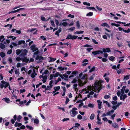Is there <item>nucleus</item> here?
Segmentation results:
<instances>
[{
	"instance_id": "21",
	"label": "nucleus",
	"mask_w": 130,
	"mask_h": 130,
	"mask_svg": "<svg viewBox=\"0 0 130 130\" xmlns=\"http://www.w3.org/2000/svg\"><path fill=\"white\" fill-rule=\"evenodd\" d=\"M43 79L42 80L43 83H44L46 82L47 78V76L46 75H45L43 76Z\"/></svg>"
},
{
	"instance_id": "22",
	"label": "nucleus",
	"mask_w": 130,
	"mask_h": 130,
	"mask_svg": "<svg viewBox=\"0 0 130 130\" xmlns=\"http://www.w3.org/2000/svg\"><path fill=\"white\" fill-rule=\"evenodd\" d=\"M84 32V31L80 30L79 31H76V32L74 33V34L75 35L76 34H82Z\"/></svg>"
},
{
	"instance_id": "40",
	"label": "nucleus",
	"mask_w": 130,
	"mask_h": 130,
	"mask_svg": "<svg viewBox=\"0 0 130 130\" xmlns=\"http://www.w3.org/2000/svg\"><path fill=\"white\" fill-rule=\"evenodd\" d=\"M94 113H92L91 115V116L90 117V119L91 120H93L94 119Z\"/></svg>"
},
{
	"instance_id": "39",
	"label": "nucleus",
	"mask_w": 130,
	"mask_h": 130,
	"mask_svg": "<svg viewBox=\"0 0 130 130\" xmlns=\"http://www.w3.org/2000/svg\"><path fill=\"white\" fill-rule=\"evenodd\" d=\"M22 57L20 58L19 57H17L16 58V60L18 61H19L20 60H22Z\"/></svg>"
},
{
	"instance_id": "28",
	"label": "nucleus",
	"mask_w": 130,
	"mask_h": 130,
	"mask_svg": "<svg viewBox=\"0 0 130 130\" xmlns=\"http://www.w3.org/2000/svg\"><path fill=\"white\" fill-rule=\"evenodd\" d=\"M0 56L2 58H3L5 56V54L3 52H2L0 53Z\"/></svg>"
},
{
	"instance_id": "20",
	"label": "nucleus",
	"mask_w": 130,
	"mask_h": 130,
	"mask_svg": "<svg viewBox=\"0 0 130 130\" xmlns=\"http://www.w3.org/2000/svg\"><path fill=\"white\" fill-rule=\"evenodd\" d=\"M21 52H22L21 50L20 49H18L16 50L15 53H16V54L17 55H19L21 53Z\"/></svg>"
},
{
	"instance_id": "63",
	"label": "nucleus",
	"mask_w": 130,
	"mask_h": 130,
	"mask_svg": "<svg viewBox=\"0 0 130 130\" xmlns=\"http://www.w3.org/2000/svg\"><path fill=\"white\" fill-rule=\"evenodd\" d=\"M68 17H70L72 18H74V16L73 15L71 14H69L68 16Z\"/></svg>"
},
{
	"instance_id": "50",
	"label": "nucleus",
	"mask_w": 130,
	"mask_h": 130,
	"mask_svg": "<svg viewBox=\"0 0 130 130\" xmlns=\"http://www.w3.org/2000/svg\"><path fill=\"white\" fill-rule=\"evenodd\" d=\"M40 38L43 40H45L46 39V38L43 36H41Z\"/></svg>"
},
{
	"instance_id": "27",
	"label": "nucleus",
	"mask_w": 130,
	"mask_h": 130,
	"mask_svg": "<svg viewBox=\"0 0 130 130\" xmlns=\"http://www.w3.org/2000/svg\"><path fill=\"white\" fill-rule=\"evenodd\" d=\"M71 74H72V75H74L76 76V74H78V72L77 71H73L72 72Z\"/></svg>"
},
{
	"instance_id": "37",
	"label": "nucleus",
	"mask_w": 130,
	"mask_h": 130,
	"mask_svg": "<svg viewBox=\"0 0 130 130\" xmlns=\"http://www.w3.org/2000/svg\"><path fill=\"white\" fill-rule=\"evenodd\" d=\"M123 31L125 33H128L130 32V29L128 28L127 30L124 29L123 30Z\"/></svg>"
},
{
	"instance_id": "6",
	"label": "nucleus",
	"mask_w": 130,
	"mask_h": 130,
	"mask_svg": "<svg viewBox=\"0 0 130 130\" xmlns=\"http://www.w3.org/2000/svg\"><path fill=\"white\" fill-rule=\"evenodd\" d=\"M30 48L33 52H34L38 50V48L36 47V46L35 44H33L31 45Z\"/></svg>"
},
{
	"instance_id": "23",
	"label": "nucleus",
	"mask_w": 130,
	"mask_h": 130,
	"mask_svg": "<svg viewBox=\"0 0 130 130\" xmlns=\"http://www.w3.org/2000/svg\"><path fill=\"white\" fill-rule=\"evenodd\" d=\"M49 58L50 59V60H49L48 61V62H49L55 61L56 59V58H53L52 57H50Z\"/></svg>"
},
{
	"instance_id": "10",
	"label": "nucleus",
	"mask_w": 130,
	"mask_h": 130,
	"mask_svg": "<svg viewBox=\"0 0 130 130\" xmlns=\"http://www.w3.org/2000/svg\"><path fill=\"white\" fill-rule=\"evenodd\" d=\"M2 100L5 101V102L7 103H9L10 102V100L7 97H5L3 98L2 99Z\"/></svg>"
},
{
	"instance_id": "32",
	"label": "nucleus",
	"mask_w": 130,
	"mask_h": 130,
	"mask_svg": "<svg viewBox=\"0 0 130 130\" xmlns=\"http://www.w3.org/2000/svg\"><path fill=\"white\" fill-rule=\"evenodd\" d=\"M93 13L92 12H90L87 13L86 16L88 17L91 16L93 15Z\"/></svg>"
},
{
	"instance_id": "7",
	"label": "nucleus",
	"mask_w": 130,
	"mask_h": 130,
	"mask_svg": "<svg viewBox=\"0 0 130 130\" xmlns=\"http://www.w3.org/2000/svg\"><path fill=\"white\" fill-rule=\"evenodd\" d=\"M127 97V96L126 94H121L120 97V100H123V101H124L125 99Z\"/></svg>"
},
{
	"instance_id": "56",
	"label": "nucleus",
	"mask_w": 130,
	"mask_h": 130,
	"mask_svg": "<svg viewBox=\"0 0 130 130\" xmlns=\"http://www.w3.org/2000/svg\"><path fill=\"white\" fill-rule=\"evenodd\" d=\"M110 96L109 95H105L104 98L105 99H107L109 98Z\"/></svg>"
},
{
	"instance_id": "64",
	"label": "nucleus",
	"mask_w": 130,
	"mask_h": 130,
	"mask_svg": "<svg viewBox=\"0 0 130 130\" xmlns=\"http://www.w3.org/2000/svg\"><path fill=\"white\" fill-rule=\"evenodd\" d=\"M93 48H87L86 50L88 52H90L93 49Z\"/></svg>"
},
{
	"instance_id": "1",
	"label": "nucleus",
	"mask_w": 130,
	"mask_h": 130,
	"mask_svg": "<svg viewBox=\"0 0 130 130\" xmlns=\"http://www.w3.org/2000/svg\"><path fill=\"white\" fill-rule=\"evenodd\" d=\"M102 51L101 50H97L94 51H93L92 52V54H93L94 56H95L98 54H99L100 53L101 54H103V53H106V52L109 53V52H111V51L110 48H103L102 49Z\"/></svg>"
},
{
	"instance_id": "41",
	"label": "nucleus",
	"mask_w": 130,
	"mask_h": 130,
	"mask_svg": "<svg viewBox=\"0 0 130 130\" xmlns=\"http://www.w3.org/2000/svg\"><path fill=\"white\" fill-rule=\"evenodd\" d=\"M51 24L52 26L54 27H55V25L54 24V21L53 20H51Z\"/></svg>"
},
{
	"instance_id": "62",
	"label": "nucleus",
	"mask_w": 130,
	"mask_h": 130,
	"mask_svg": "<svg viewBox=\"0 0 130 130\" xmlns=\"http://www.w3.org/2000/svg\"><path fill=\"white\" fill-rule=\"evenodd\" d=\"M62 25L63 26H66L68 25V23L67 22H63L62 23Z\"/></svg>"
},
{
	"instance_id": "15",
	"label": "nucleus",
	"mask_w": 130,
	"mask_h": 130,
	"mask_svg": "<svg viewBox=\"0 0 130 130\" xmlns=\"http://www.w3.org/2000/svg\"><path fill=\"white\" fill-rule=\"evenodd\" d=\"M72 112L73 115H71L72 117H74L78 113L77 111L75 110H72Z\"/></svg>"
},
{
	"instance_id": "30",
	"label": "nucleus",
	"mask_w": 130,
	"mask_h": 130,
	"mask_svg": "<svg viewBox=\"0 0 130 130\" xmlns=\"http://www.w3.org/2000/svg\"><path fill=\"white\" fill-rule=\"evenodd\" d=\"M112 125L115 128H116L118 127V124L116 123H113L112 124Z\"/></svg>"
},
{
	"instance_id": "26",
	"label": "nucleus",
	"mask_w": 130,
	"mask_h": 130,
	"mask_svg": "<svg viewBox=\"0 0 130 130\" xmlns=\"http://www.w3.org/2000/svg\"><path fill=\"white\" fill-rule=\"evenodd\" d=\"M34 123L36 124H38L39 123V120L38 119L36 118L34 120Z\"/></svg>"
},
{
	"instance_id": "47",
	"label": "nucleus",
	"mask_w": 130,
	"mask_h": 130,
	"mask_svg": "<svg viewBox=\"0 0 130 130\" xmlns=\"http://www.w3.org/2000/svg\"><path fill=\"white\" fill-rule=\"evenodd\" d=\"M58 69L60 70L61 71H63L64 70V67H58Z\"/></svg>"
},
{
	"instance_id": "58",
	"label": "nucleus",
	"mask_w": 130,
	"mask_h": 130,
	"mask_svg": "<svg viewBox=\"0 0 130 130\" xmlns=\"http://www.w3.org/2000/svg\"><path fill=\"white\" fill-rule=\"evenodd\" d=\"M116 114L114 113L111 116V119L112 120H113L114 119V117L115 116Z\"/></svg>"
},
{
	"instance_id": "42",
	"label": "nucleus",
	"mask_w": 130,
	"mask_h": 130,
	"mask_svg": "<svg viewBox=\"0 0 130 130\" xmlns=\"http://www.w3.org/2000/svg\"><path fill=\"white\" fill-rule=\"evenodd\" d=\"M83 4L84 5H86L88 6H90L91 5L89 3L87 2H83Z\"/></svg>"
},
{
	"instance_id": "12",
	"label": "nucleus",
	"mask_w": 130,
	"mask_h": 130,
	"mask_svg": "<svg viewBox=\"0 0 130 130\" xmlns=\"http://www.w3.org/2000/svg\"><path fill=\"white\" fill-rule=\"evenodd\" d=\"M115 22H116L117 23L120 24H124V26H128L129 25V24H130V23H128L126 24H126V23L125 22H121L119 21H115Z\"/></svg>"
},
{
	"instance_id": "8",
	"label": "nucleus",
	"mask_w": 130,
	"mask_h": 130,
	"mask_svg": "<svg viewBox=\"0 0 130 130\" xmlns=\"http://www.w3.org/2000/svg\"><path fill=\"white\" fill-rule=\"evenodd\" d=\"M1 83L3 84H5V86H4L5 88H6L9 85V84L8 82H7L4 80H2L1 81Z\"/></svg>"
},
{
	"instance_id": "25",
	"label": "nucleus",
	"mask_w": 130,
	"mask_h": 130,
	"mask_svg": "<svg viewBox=\"0 0 130 130\" xmlns=\"http://www.w3.org/2000/svg\"><path fill=\"white\" fill-rule=\"evenodd\" d=\"M109 60L112 61H113L115 60V57L113 56H111L109 58Z\"/></svg>"
},
{
	"instance_id": "4",
	"label": "nucleus",
	"mask_w": 130,
	"mask_h": 130,
	"mask_svg": "<svg viewBox=\"0 0 130 130\" xmlns=\"http://www.w3.org/2000/svg\"><path fill=\"white\" fill-rule=\"evenodd\" d=\"M44 59L43 57L41 56H39L38 55H37L35 58L36 60H39V61H37V63H38L42 62V60H44Z\"/></svg>"
},
{
	"instance_id": "5",
	"label": "nucleus",
	"mask_w": 130,
	"mask_h": 130,
	"mask_svg": "<svg viewBox=\"0 0 130 130\" xmlns=\"http://www.w3.org/2000/svg\"><path fill=\"white\" fill-rule=\"evenodd\" d=\"M21 53L20 54V56L21 57H24L27 55L28 51L26 49L23 50H21Z\"/></svg>"
},
{
	"instance_id": "11",
	"label": "nucleus",
	"mask_w": 130,
	"mask_h": 130,
	"mask_svg": "<svg viewBox=\"0 0 130 130\" xmlns=\"http://www.w3.org/2000/svg\"><path fill=\"white\" fill-rule=\"evenodd\" d=\"M25 41L24 40H19L18 41V45H21L22 44H24V46H25V44H26V45H27V44L26 43H25Z\"/></svg>"
},
{
	"instance_id": "9",
	"label": "nucleus",
	"mask_w": 130,
	"mask_h": 130,
	"mask_svg": "<svg viewBox=\"0 0 130 130\" xmlns=\"http://www.w3.org/2000/svg\"><path fill=\"white\" fill-rule=\"evenodd\" d=\"M13 118L14 119H11V122L12 124H14L15 122V121L17 120V115H14L13 116Z\"/></svg>"
},
{
	"instance_id": "17",
	"label": "nucleus",
	"mask_w": 130,
	"mask_h": 130,
	"mask_svg": "<svg viewBox=\"0 0 130 130\" xmlns=\"http://www.w3.org/2000/svg\"><path fill=\"white\" fill-rule=\"evenodd\" d=\"M37 75V73L35 72V70L34 69L33 72L32 73L31 75V77L32 78H34L35 77V75Z\"/></svg>"
},
{
	"instance_id": "31",
	"label": "nucleus",
	"mask_w": 130,
	"mask_h": 130,
	"mask_svg": "<svg viewBox=\"0 0 130 130\" xmlns=\"http://www.w3.org/2000/svg\"><path fill=\"white\" fill-rule=\"evenodd\" d=\"M61 32L60 30H57L56 32L55 33V35H57L58 37L59 36V33Z\"/></svg>"
},
{
	"instance_id": "24",
	"label": "nucleus",
	"mask_w": 130,
	"mask_h": 130,
	"mask_svg": "<svg viewBox=\"0 0 130 130\" xmlns=\"http://www.w3.org/2000/svg\"><path fill=\"white\" fill-rule=\"evenodd\" d=\"M86 8L87 9L89 10H94L95 11H96V10L95 8L93 7H87Z\"/></svg>"
},
{
	"instance_id": "14",
	"label": "nucleus",
	"mask_w": 130,
	"mask_h": 130,
	"mask_svg": "<svg viewBox=\"0 0 130 130\" xmlns=\"http://www.w3.org/2000/svg\"><path fill=\"white\" fill-rule=\"evenodd\" d=\"M23 59L22 60L23 62H25L27 63L29 60V59L27 58L26 57H22Z\"/></svg>"
},
{
	"instance_id": "44",
	"label": "nucleus",
	"mask_w": 130,
	"mask_h": 130,
	"mask_svg": "<svg viewBox=\"0 0 130 130\" xmlns=\"http://www.w3.org/2000/svg\"><path fill=\"white\" fill-rule=\"evenodd\" d=\"M53 81L52 80H51V81H50V83H49V85L50 86V88H52L53 86V85H52V84L53 83Z\"/></svg>"
},
{
	"instance_id": "57",
	"label": "nucleus",
	"mask_w": 130,
	"mask_h": 130,
	"mask_svg": "<svg viewBox=\"0 0 130 130\" xmlns=\"http://www.w3.org/2000/svg\"><path fill=\"white\" fill-rule=\"evenodd\" d=\"M77 81V79H76L75 78H74L73 80L72 81L71 83H75Z\"/></svg>"
},
{
	"instance_id": "49",
	"label": "nucleus",
	"mask_w": 130,
	"mask_h": 130,
	"mask_svg": "<svg viewBox=\"0 0 130 130\" xmlns=\"http://www.w3.org/2000/svg\"><path fill=\"white\" fill-rule=\"evenodd\" d=\"M92 42L95 44H98V42L96 41V40L94 39H92Z\"/></svg>"
},
{
	"instance_id": "54",
	"label": "nucleus",
	"mask_w": 130,
	"mask_h": 130,
	"mask_svg": "<svg viewBox=\"0 0 130 130\" xmlns=\"http://www.w3.org/2000/svg\"><path fill=\"white\" fill-rule=\"evenodd\" d=\"M122 102L118 103L116 105V106L118 107H119L120 105H122Z\"/></svg>"
},
{
	"instance_id": "13",
	"label": "nucleus",
	"mask_w": 130,
	"mask_h": 130,
	"mask_svg": "<svg viewBox=\"0 0 130 130\" xmlns=\"http://www.w3.org/2000/svg\"><path fill=\"white\" fill-rule=\"evenodd\" d=\"M22 125V124L21 123H19L17 121L14 124V126L17 127L21 126Z\"/></svg>"
},
{
	"instance_id": "51",
	"label": "nucleus",
	"mask_w": 130,
	"mask_h": 130,
	"mask_svg": "<svg viewBox=\"0 0 130 130\" xmlns=\"http://www.w3.org/2000/svg\"><path fill=\"white\" fill-rule=\"evenodd\" d=\"M75 29V28L74 27H72L69 28L68 30H70L72 31H73Z\"/></svg>"
},
{
	"instance_id": "19",
	"label": "nucleus",
	"mask_w": 130,
	"mask_h": 130,
	"mask_svg": "<svg viewBox=\"0 0 130 130\" xmlns=\"http://www.w3.org/2000/svg\"><path fill=\"white\" fill-rule=\"evenodd\" d=\"M22 118V117L20 115H19L18 117H17V120L19 122H20L21 119Z\"/></svg>"
},
{
	"instance_id": "55",
	"label": "nucleus",
	"mask_w": 130,
	"mask_h": 130,
	"mask_svg": "<svg viewBox=\"0 0 130 130\" xmlns=\"http://www.w3.org/2000/svg\"><path fill=\"white\" fill-rule=\"evenodd\" d=\"M54 74H51L50 76V80H52L53 79V77H54Z\"/></svg>"
},
{
	"instance_id": "18",
	"label": "nucleus",
	"mask_w": 130,
	"mask_h": 130,
	"mask_svg": "<svg viewBox=\"0 0 130 130\" xmlns=\"http://www.w3.org/2000/svg\"><path fill=\"white\" fill-rule=\"evenodd\" d=\"M130 77L129 75H126L125 76H124L123 80H126L129 79V78Z\"/></svg>"
},
{
	"instance_id": "38",
	"label": "nucleus",
	"mask_w": 130,
	"mask_h": 130,
	"mask_svg": "<svg viewBox=\"0 0 130 130\" xmlns=\"http://www.w3.org/2000/svg\"><path fill=\"white\" fill-rule=\"evenodd\" d=\"M111 25L112 26H114L117 27H118L120 26V25L119 24H116L115 23H112L111 24Z\"/></svg>"
},
{
	"instance_id": "48",
	"label": "nucleus",
	"mask_w": 130,
	"mask_h": 130,
	"mask_svg": "<svg viewBox=\"0 0 130 130\" xmlns=\"http://www.w3.org/2000/svg\"><path fill=\"white\" fill-rule=\"evenodd\" d=\"M15 74H18V75H19V69H17V70H16L15 71Z\"/></svg>"
},
{
	"instance_id": "61",
	"label": "nucleus",
	"mask_w": 130,
	"mask_h": 130,
	"mask_svg": "<svg viewBox=\"0 0 130 130\" xmlns=\"http://www.w3.org/2000/svg\"><path fill=\"white\" fill-rule=\"evenodd\" d=\"M112 99L113 101H116L117 100V96L116 95L114 97H113Z\"/></svg>"
},
{
	"instance_id": "52",
	"label": "nucleus",
	"mask_w": 130,
	"mask_h": 130,
	"mask_svg": "<svg viewBox=\"0 0 130 130\" xmlns=\"http://www.w3.org/2000/svg\"><path fill=\"white\" fill-rule=\"evenodd\" d=\"M39 53V51L38 50L37 51L35 52L34 53V55H33V57H34L35 56H34L35 55H37Z\"/></svg>"
},
{
	"instance_id": "34",
	"label": "nucleus",
	"mask_w": 130,
	"mask_h": 130,
	"mask_svg": "<svg viewBox=\"0 0 130 130\" xmlns=\"http://www.w3.org/2000/svg\"><path fill=\"white\" fill-rule=\"evenodd\" d=\"M60 88V87L59 86H58L56 87H55L54 88V89L55 91H57L59 90Z\"/></svg>"
},
{
	"instance_id": "60",
	"label": "nucleus",
	"mask_w": 130,
	"mask_h": 130,
	"mask_svg": "<svg viewBox=\"0 0 130 130\" xmlns=\"http://www.w3.org/2000/svg\"><path fill=\"white\" fill-rule=\"evenodd\" d=\"M70 101L69 99L67 97L66 98V101L65 102V103L66 104H67V103L69 102Z\"/></svg>"
},
{
	"instance_id": "3",
	"label": "nucleus",
	"mask_w": 130,
	"mask_h": 130,
	"mask_svg": "<svg viewBox=\"0 0 130 130\" xmlns=\"http://www.w3.org/2000/svg\"><path fill=\"white\" fill-rule=\"evenodd\" d=\"M99 82L98 80L96 81L94 84V91L95 92L96 91L97 89L98 88H100V87H99Z\"/></svg>"
},
{
	"instance_id": "36",
	"label": "nucleus",
	"mask_w": 130,
	"mask_h": 130,
	"mask_svg": "<svg viewBox=\"0 0 130 130\" xmlns=\"http://www.w3.org/2000/svg\"><path fill=\"white\" fill-rule=\"evenodd\" d=\"M1 45L0 46V47L1 49H3L5 47V45L3 43H1Z\"/></svg>"
},
{
	"instance_id": "35",
	"label": "nucleus",
	"mask_w": 130,
	"mask_h": 130,
	"mask_svg": "<svg viewBox=\"0 0 130 130\" xmlns=\"http://www.w3.org/2000/svg\"><path fill=\"white\" fill-rule=\"evenodd\" d=\"M95 70V67L93 66L92 67V68L89 71V73H91V72H92L93 71H94Z\"/></svg>"
},
{
	"instance_id": "33",
	"label": "nucleus",
	"mask_w": 130,
	"mask_h": 130,
	"mask_svg": "<svg viewBox=\"0 0 130 130\" xmlns=\"http://www.w3.org/2000/svg\"><path fill=\"white\" fill-rule=\"evenodd\" d=\"M27 102V101L26 100H24V101H21L19 103V104L21 105H22L24 104H25Z\"/></svg>"
},
{
	"instance_id": "46",
	"label": "nucleus",
	"mask_w": 130,
	"mask_h": 130,
	"mask_svg": "<svg viewBox=\"0 0 130 130\" xmlns=\"http://www.w3.org/2000/svg\"><path fill=\"white\" fill-rule=\"evenodd\" d=\"M88 106L90 108H93L94 107V105L93 104H92L91 103H89L88 104Z\"/></svg>"
},
{
	"instance_id": "53",
	"label": "nucleus",
	"mask_w": 130,
	"mask_h": 130,
	"mask_svg": "<svg viewBox=\"0 0 130 130\" xmlns=\"http://www.w3.org/2000/svg\"><path fill=\"white\" fill-rule=\"evenodd\" d=\"M13 37L14 36H10L8 38H12V40H15L16 38V37Z\"/></svg>"
},
{
	"instance_id": "43",
	"label": "nucleus",
	"mask_w": 130,
	"mask_h": 130,
	"mask_svg": "<svg viewBox=\"0 0 130 130\" xmlns=\"http://www.w3.org/2000/svg\"><path fill=\"white\" fill-rule=\"evenodd\" d=\"M60 73L59 72H56L55 74H54V77H57L58 76H59Z\"/></svg>"
},
{
	"instance_id": "2",
	"label": "nucleus",
	"mask_w": 130,
	"mask_h": 130,
	"mask_svg": "<svg viewBox=\"0 0 130 130\" xmlns=\"http://www.w3.org/2000/svg\"><path fill=\"white\" fill-rule=\"evenodd\" d=\"M77 36L72 35L71 34H68L67 35V37L66 38V39L74 40L76 39L78 37Z\"/></svg>"
},
{
	"instance_id": "16",
	"label": "nucleus",
	"mask_w": 130,
	"mask_h": 130,
	"mask_svg": "<svg viewBox=\"0 0 130 130\" xmlns=\"http://www.w3.org/2000/svg\"><path fill=\"white\" fill-rule=\"evenodd\" d=\"M101 26L103 27L106 26L108 28H109L110 27L109 24L106 23H103L101 24Z\"/></svg>"
},
{
	"instance_id": "29",
	"label": "nucleus",
	"mask_w": 130,
	"mask_h": 130,
	"mask_svg": "<svg viewBox=\"0 0 130 130\" xmlns=\"http://www.w3.org/2000/svg\"><path fill=\"white\" fill-rule=\"evenodd\" d=\"M76 25L77 27V28L79 29L80 27V25L79 24V22L78 21H77L76 24Z\"/></svg>"
},
{
	"instance_id": "59",
	"label": "nucleus",
	"mask_w": 130,
	"mask_h": 130,
	"mask_svg": "<svg viewBox=\"0 0 130 130\" xmlns=\"http://www.w3.org/2000/svg\"><path fill=\"white\" fill-rule=\"evenodd\" d=\"M82 116L80 115H78L77 117V118L81 120L82 119Z\"/></svg>"
},
{
	"instance_id": "45",
	"label": "nucleus",
	"mask_w": 130,
	"mask_h": 130,
	"mask_svg": "<svg viewBox=\"0 0 130 130\" xmlns=\"http://www.w3.org/2000/svg\"><path fill=\"white\" fill-rule=\"evenodd\" d=\"M123 44V43L122 42H121L120 44L118 42L117 43V45L119 47H121L122 45Z\"/></svg>"
}]
</instances>
